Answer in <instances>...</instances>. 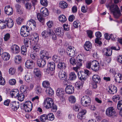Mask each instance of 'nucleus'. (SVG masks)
I'll use <instances>...</instances> for the list:
<instances>
[{
  "instance_id": "nucleus-51",
  "label": "nucleus",
  "mask_w": 122,
  "mask_h": 122,
  "mask_svg": "<svg viewBox=\"0 0 122 122\" xmlns=\"http://www.w3.org/2000/svg\"><path fill=\"white\" fill-rule=\"evenodd\" d=\"M40 3L42 5L47 6L48 5V2L47 0H40Z\"/></svg>"
},
{
  "instance_id": "nucleus-55",
  "label": "nucleus",
  "mask_w": 122,
  "mask_h": 122,
  "mask_svg": "<svg viewBox=\"0 0 122 122\" xmlns=\"http://www.w3.org/2000/svg\"><path fill=\"white\" fill-rule=\"evenodd\" d=\"M120 97L119 95H117L114 96L112 97V100L113 101L116 102L117 100L120 99Z\"/></svg>"
},
{
  "instance_id": "nucleus-64",
  "label": "nucleus",
  "mask_w": 122,
  "mask_h": 122,
  "mask_svg": "<svg viewBox=\"0 0 122 122\" xmlns=\"http://www.w3.org/2000/svg\"><path fill=\"white\" fill-rule=\"evenodd\" d=\"M34 43V45H33V50L36 51H37L39 49V47L37 43L36 44L35 42H33Z\"/></svg>"
},
{
  "instance_id": "nucleus-56",
  "label": "nucleus",
  "mask_w": 122,
  "mask_h": 122,
  "mask_svg": "<svg viewBox=\"0 0 122 122\" xmlns=\"http://www.w3.org/2000/svg\"><path fill=\"white\" fill-rule=\"evenodd\" d=\"M117 106L118 109L120 111L122 109V100L118 102Z\"/></svg>"
},
{
  "instance_id": "nucleus-33",
  "label": "nucleus",
  "mask_w": 122,
  "mask_h": 122,
  "mask_svg": "<svg viewBox=\"0 0 122 122\" xmlns=\"http://www.w3.org/2000/svg\"><path fill=\"white\" fill-rule=\"evenodd\" d=\"M6 22H5V20H0V29H2L5 28L6 27Z\"/></svg>"
},
{
  "instance_id": "nucleus-37",
  "label": "nucleus",
  "mask_w": 122,
  "mask_h": 122,
  "mask_svg": "<svg viewBox=\"0 0 122 122\" xmlns=\"http://www.w3.org/2000/svg\"><path fill=\"white\" fill-rule=\"evenodd\" d=\"M59 21L62 23L65 22L66 20V17L63 15H60L59 16Z\"/></svg>"
},
{
  "instance_id": "nucleus-1",
  "label": "nucleus",
  "mask_w": 122,
  "mask_h": 122,
  "mask_svg": "<svg viewBox=\"0 0 122 122\" xmlns=\"http://www.w3.org/2000/svg\"><path fill=\"white\" fill-rule=\"evenodd\" d=\"M109 2L107 4V7L109 9L115 18H118L120 15L121 13L118 6L116 5L112 4L111 0H109Z\"/></svg>"
},
{
  "instance_id": "nucleus-53",
  "label": "nucleus",
  "mask_w": 122,
  "mask_h": 122,
  "mask_svg": "<svg viewBox=\"0 0 122 122\" xmlns=\"http://www.w3.org/2000/svg\"><path fill=\"white\" fill-rule=\"evenodd\" d=\"M9 74L11 75H13L16 72L15 69L13 67H11L9 70Z\"/></svg>"
},
{
  "instance_id": "nucleus-34",
  "label": "nucleus",
  "mask_w": 122,
  "mask_h": 122,
  "mask_svg": "<svg viewBox=\"0 0 122 122\" xmlns=\"http://www.w3.org/2000/svg\"><path fill=\"white\" fill-rule=\"evenodd\" d=\"M28 88H29L28 87L22 85L20 87V90L22 93H26Z\"/></svg>"
},
{
  "instance_id": "nucleus-60",
  "label": "nucleus",
  "mask_w": 122,
  "mask_h": 122,
  "mask_svg": "<svg viewBox=\"0 0 122 122\" xmlns=\"http://www.w3.org/2000/svg\"><path fill=\"white\" fill-rule=\"evenodd\" d=\"M75 85L76 87L78 89H79L82 85L81 82V81L77 82L76 83Z\"/></svg>"
},
{
  "instance_id": "nucleus-19",
  "label": "nucleus",
  "mask_w": 122,
  "mask_h": 122,
  "mask_svg": "<svg viewBox=\"0 0 122 122\" xmlns=\"http://www.w3.org/2000/svg\"><path fill=\"white\" fill-rule=\"evenodd\" d=\"M1 57L3 60L6 61L9 60L10 57V55L9 53L5 52L2 53Z\"/></svg>"
},
{
  "instance_id": "nucleus-5",
  "label": "nucleus",
  "mask_w": 122,
  "mask_h": 122,
  "mask_svg": "<svg viewBox=\"0 0 122 122\" xmlns=\"http://www.w3.org/2000/svg\"><path fill=\"white\" fill-rule=\"evenodd\" d=\"M65 93L64 89L62 88H58L56 90V96L62 101L65 100Z\"/></svg>"
},
{
  "instance_id": "nucleus-40",
  "label": "nucleus",
  "mask_w": 122,
  "mask_h": 122,
  "mask_svg": "<svg viewBox=\"0 0 122 122\" xmlns=\"http://www.w3.org/2000/svg\"><path fill=\"white\" fill-rule=\"evenodd\" d=\"M59 76L61 79L65 78L66 76V73L62 70L60 71L59 73Z\"/></svg>"
},
{
  "instance_id": "nucleus-3",
  "label": "nucleus",
  "mask_w": 122,
  "mask_h": 122,
  "mask_svg": "<svg viewBox=\"0 0 122 122\" xmlns=\"http://www.w3.org/2000/svg\"><path fill=\"white\" fill-rule=\"evenodd\" d=\"M41 14L38 13L37 14V17L38 20L40 22H41L43 20V18L42 16H46L49 15V13L48 10L45 7L41 8Z\"/></svg>"
},
{
  "instance_id": "nucleus-63",
  "label": "nucleus",
  "mask_w": 122,
  "mask_h": 122,
  "mask_svg": "<svg viewBox=\"0 0 122 122\" xmlns=\"http://www.w3.org/2000/svg\"><path fill=\"white\" fill-rule=\"evenodd\" d=\"M53 22L52 20H49L46 23V25L49 28H51L53 25Z\"/></svg>"
},
{
  "instance_id": "nucleus-12",
  "label": "nucleus",
  "mask_w": 122,
  "mask_h": 122,
  "mask_svg": "<svg viewBox=\"0 0 122 122\" xmlns=\"http://www.w3.org/2000/svg\"><path fill=\"white\" fill-rule=\"evenodd\" d=\"M65 91L66 92L69 94L73 93L74 91V87L72 85H67L65 88Z\"/></svg>"
},
{
  "instance_id": "nucleus-23",
  "label": "nucleus",
  "mask_w": 122,
  "mask_h": 122,
  "mask_svg": "<svg viewBox=\"0 0 122 122\" xmlns=\"http://www.w3.org/2000/svg\"><path fill=\"white\" fill-rule=\"evenodd\" d=\"M54 31L56 34L59 36H62L64 34L63 30L62 28H56L55 29Z\"/></svg>"
},
{
  "instance_id": "nucleus-18",
  "label": "nucleus",
  "mask_w": 122,
  "mask_h": 122,
  "mask_svg": "<svg viewBox=\"0 0 122 122\" xmlns=\"http://www.w3.org/2000/svg\"><path fill=\"white\" fill-rule=\"evenodd\" d=\"M5 22H6V27L8 28L12 27L13 25L14 22L12 19L10 18H7L5 20Z\"/></svg>"
},
{
  "instance_id": "nucleus-48",
  "label": "nucleus",
  "mask_w": 122,
  "mask_h": 122,
  "mask_svg": "<svg viewBox=\"0 0 122 122\" xmlns=\"http://www.w3.org/2000/svg\"><path fill=\"white\" fill-rule=\"evenodd\" d=\"M27 51V48L25 46H22L21 47V52L24 55H26Z\"/></svg>"
},
{
  "instance_id": "nucleus-10",
  "label": "nucleus",
  "mask_w": 122,
  "mask_h": 122,
  "mask_svg": "<svg viewBox=\"0 0 122 122\" xmlns=\"http://www.w3.org/2000/svg\"><path fill=\"white\" fill-rule=\"evenodd\" d=\"M40 54L41 58L44 59L48 60L51 57V56L48 53L45 51H41L40 52Z\"/></svg>"
},
{
  "instance_id": "nucleus-7",
  "label": "nucleus",
  "mask_w": 122,
  "mask_h": 122,
  "mask_svg": "<svg viewBox=\"0 0 122 122\" xmlns=\"http://www.w3.org/2000/svg\"><path fill=\"white\" fill-rule=\"evenodd\" d=\"M116 113V111L114 108L112 107H108L106 111V114L109 117L115 116Z\"/></svg>"
},
{
  "instance_id": "nucleus-59",
  "label": "nucleus",
  "mask_w": 122,
  "mask_h": 122,
  "mask_svg": "<svg viewBox=\"0 0 122 122\" xmlns=\"http://www.w3.org/2000/svg\"><path fill=\"white\" fill-rule=\"evenodd\" d=\"M52 59L55 62H57L60 61L59 57L56 55H54L53 56Z\"/></svg>"
},
{
  "instance_id": "nucleus-32",
  "label": "nucleus",
  "mask_w": 122,
  "mask_h": 122,
  "mask_svg": "<svg viewBox=\"0 0 122 122\" xmlns=\"http://www.w3.org/2000/svg\"><path fill=\"white\" fill-rule=\"evenodd\" d=\"M92 79L94 82L98 83L101 80L99 76L97 75H94L92 76Z\"/></svg>"
},
{
  "instance_id": "nucleus-13",
  "label": "nucleus",
  "mask_w": 122,
  "mask_h": 122,
  "mask_svg": "<svg viewBox=\"0 0 122 122\" xmlns=\"http://www.w3.org/2000/svg\"><path fill=\"white\" fill-rule=\"evenodd\" d=\"M4 10L5 13L8 15H11L13 13V9L10 5L6 6Z\"/></svg>"
},
{
  "instance_id": "nucleus-39",
  "label": "nucleus",
  "mask_w": 122,
  "mask_h": 122,
  "mask_svg": "<svg viewBox=\"0 0 122 122\" xmlns=\"http://www.w3.org/2000/svg\"><path fill=\"white\" fill-rule=\"evenodd\" d=\"M76 75L74 72H72L69 74V78L71 80H75L76 79Z\"/></svg>"
},
{
  "instance_id": "nucleus-20",
  "label": "nucleus",
  "mask_w": 122,
  "mask_h": 122,
  "mask_svg": "<svg viewBox=\"0 0 122 122\" xmlns=\"http://www.w3.org/2000/svg\"><path fill=\"white\" fill-rule=\"evenodd\" d=\"M19 90L16 89H13L10 92V95L12 97L16 98L19 94Z\"/></svg>"
},
{
  "instance_id": "nucleus-61",
  "label": "nucleus",
  "mask_w": 122,
  "mask_h": 122,
  "mask_svg": "<svg viewBox=\"0 0 122 122\" xmlns=\"http://www.w3.org/2000/svg\"><path fill=\"white\" fill-rule=\"evenodd\" d=\"M80 23L78 20H76L73 23V25L75 28H77L80 26Z\"/></svg>"
},
{
  "instance_id": "nucleus-15",
  "label": "nucleus",
  "mask_w": 122,
  "mask_h": 122,
  "mask_svg": "<svg viewBox=\"0 0 122 122\" xmlns=\"http://www.w3.org/2000/svg\"><path fill=\"white\" fill-rule=\"evenodd\" d=\"M33 76L31 73L27 72L25 75L24 78L25 81L27 82H29L32 80Z\"/></svg>"
},
{
  "instance_id": "nucleus-29",
  "label": "nucleus",
  "mask_w": 122,
  "mask_h": 122,
  "mask_svg": "<svg viewBox=\"0 0 122 122\" xmlns=\"http://www.w3.org/2000/svg\"><path fill=\"white\" fill-rule=\"evenodd\" d=\"M48 67L50 71H53L55 69V65L54 62H50L48 64Z\"/></svg>"
},
{
  "instance_id": "nucleus-16",
  "label": "nucleus",
  "mask_w": 122,
  "mask_h": 122,
  "mask_svg": "<svg viewBox=\"0 0 122 122\" xmlns=\"http://www.w3.org/2000/svg\"><path fill=\"white\" fill-rule=\"evenodd\" d=\"M25 67L27 68L32 69L34 65L33 61L31 60H27L25 62Z\"/></svg>"
},
{
  "instance_id": "nucleus-30",
  "label": "nucleus",
  "mask_w": 122,
  "mask_h": 122,
  "mask_svg": "<svg viewBox=\"0 0 122 122\" xmlns=\"http://www.w3.org/2000/svg\"><path fill=\"white\" fill-rule=\"evenodd\" d=\"M33 74L35 76L37 77H40L41 74L40 71L37 68H36L34 69Z\"/></svg>"
},
{
  "instance_id": "nucleus-35",
  "label": "nucleus",
  "mask_w": 122,
  "mask_h": 122,
  "mask_svg": "<svg viewBox=\"0 0 122 122\" xmlns=\"http://www.w3.org/2000/svg\"><path fill=\"white\" fill-rule=\"evenodd\" d=\"M34 38L33 40V42H35L36 44L39 41V36L38 34L36 33H34Z\"/></svg>"
},
{
  "instance_id": "nucleus-6",
  "label": "nucleus",
  "mask_w": 122,
  "mask_h": 122,
  "mask_svg": "<svg viewBox=\"0 0 122 122\" xmlns=\"http://www.w3.org/2000/svg\"><path fill=\"white\" fill-rule=\"evenodd\" d=\"M44 104L45 107L49 109L51 108L54 105L53 100L51 98L47 97L44 100Z\"/></svg>"
},
{
  "instance_id": "nucleus-11",
  "label": "nucleus",
  "mask_w": 122,
  "mask_h": 122,
  "mask_svg": "<svg viewBox=\"0 0 122 122\" xmlns=\"http://www.w3.org/2000/svg\"><path fill=\"white\" fill-rule=\"evenodd\" d=\"M10 49L12 53L14 54L19 53L20 51V48L19 46L15 44L12 45Z\"/></svg>"
},
{
  "instance_id": "nucleus-9",
  "label": "nucleus",
  "mask_w": 122,
  "mask_h": 122,
  "mask_svg": "<svg viewBox=\"0 0 122 122\" xmlns=\"http://www.w3.org/2000/svg\"><path fill=\"white\" fill-rule=\"evenodd\" d=\"M92 69L95 71H97L100 67L99 63L97 61H92Z\"/></svg>"
},
{
  "instance_id": "nucleus-52",
  "label": "nucleus",
  "mask_w": 122,
  "mask_h": 122,
  "mask_svg": "<svg viewBox=\"0 0 122 122\" xmlns=\"http://www.w3.org/2000/svg\"><path fill=\"white\" fill-rule=\"evenodd\" d=\"M10 37V34L7 33L4 36V39L5 41H7L9 40Z\"/></svg>"
},
{
  "instance_id": "nucleus-47",
  "label": "nucleus",
  "mask_w": 122,
  "mask_h": 122,
  "mask_svg": "<svg viewBox=\"0 0 122 122\" xmlns=\"http://www.w3.org/2000/svg\"><path fill=\"white\" fill-rule=\"evenodd\" d=\"M49 36L53 40H55L56 39V35L52 30Z\"/></svg>"
},
{
  "instance_id": "nucleus-57",
  "label": "nucleus",
  "mask_w": 122,
  "mask_h": 122,
  "mask_svg": "<svg viewBox=\"0 0 122 122\" xmlns=\"http://www.w3.org/2000/svg\"><path fill=\"white\" fill-rule=\"evenodd\" d=\"M70 63L73 65H75L76 64V61L75 59L73 58H71L70 60Z\"/></svg>"
},
{
  "instance_id": "nucleus-46",
  "label": "nucleus",
  "mask_w": 122,
  "mask_h": 122,
  "mask_svg": "<svg viewBox=\"0 0 122 122\" xmlns=\"http://www.w3.org/2000/svg\"><path fill=\"white\" fill-rule=\"evenodd\" d=\"M17 97L19 101L21 102L24 100L25 98V96L22 93L19 94Z\"/></svg>"
},
{
  "instance_id": "nucleus-43",
  "label": "nucleus",
  "mask_w": 122,
  "mask_h": 122,
  "mask_svg": "<svg viewBox=\"0 0 122 122\" xmlns=\"http://www.w3.org/2000/svg\"><path fill=\"white\" fill-rule=\"evenodd\" d=\"M58 67L60 69H65L66 67L65 63L63 62H60L58 65Z\"/></svg>"
},
{
  "instance_id": "nucleus-28",
  "label": "nucleus",
  "mask_w": 122,
  "mask_h": 122,
  "mask_svg": "<svg viewBox=\"0 0 122 122\" xmlns=\"http://www.w3.org/2000/svg\"><path fill=\"white\" fill-rule=\"evenodd\" d=\"M86 110H82L77 115V117L80 120L82 119L84 115L86 114Z\"/></svg>"
},
{
  "instance_id": "nucleus-17",
  "label": "nucleus",
  "mask_w": 122,
  "mask_h": 122,
  "mask_svg": "<svg viewBox=\"0 0 122 122\" xmlns=\"http://www.w3.org/2000/svg\"><path fill=\"white\" fill-rule=\"evenodd\" d=\"M51 29H47L43 31L41 34L42 37L45 38H47L51 33Z\"/></svg>"
},
{
  "instance_id": "nucleus-31",
  "label": "nucleus",
  "mask_w": 122,
  "mask_h": 122,
  "mask_svg": "<svg viewBox=\"0 0 122 122\" xmlns=\"http://www.w3.org/2000/svg\"><path fill=\"white\" fill-rule=\"evenodd\" d=\"M116 82L118 83L122 82V75L120 73H118L115 79Z\"/></svg>"
},
{
  "instance_id": "nucleus-38",
  "label": "nucleus",
  "mask_w": 122,
  "mask_h": 122,
  "mask_svg": "<svg viewBox=\"0 0 122 122\" xmlns=\"http://www.w3.org/2000/svg\"><path fill=\"white\" fill-rule=\"evenodd\" d=\"M30 57L33 60H36L38 58V56L37 54L34 53V51H32L30 53Z\"/></svg>"
},
{
  "instance_id": "nucleus-21",
  "label": "nucleus",
  "mask_w": 122,
  "mask_h": 122,
  "mask_svg": "<svg viewBox=\"0 0 122 122\" xmlns=\"http://www.w3.org/2000/svg\"><path fill=\"white\" fill-rule=\"evenodd\" d=\"M107 90L108 92L112 94H114L117 92V87L113 85L108 87Z\"/></svg>"
},
{
  "instance_id": "nucleus-54",
  "label": "nucleus",
  "mask_w": 122,
  "mask_h": 122,
  "mask_svg": "<svg viewBox=\"0 0 122 122\" xmlns=\"http://www.w3.org/2000/svg\"><path fill=\"white\" fill-rule=\"evenodd\" d=\"M24 20V19L22 18L18 17L16 20V22L18 24L20 25Z\"/></svg>"
},
{
  "instance_id": "nucleus-41",
  "label": "nucleus",
  "mask_w": 122,
  "mask_h": 122,
  "mask_svg": "<svg viewBox=\"0 0 122 122\" xmlns=\"http://www.w3.org/2000/svg\"><path fill=\"white\" fill-rule=\"evenodd\" d=\"M15 61L16 63L18 64L20 63L21 61V58L20 55L15 56Z\"/></svg>"
},
{
  "instance_id": "nucleus-45",
  "label": "nucleus",
  "mask_w": 122,
  "mask_h": 122,
  "mask_svg": "<svg viewBox=\"0 0 122 122\" xmlns=\"http://www.w3.org/2000/svg\"><path fill=\"white\" fill-rule=\"evenodd\" d=\"M47 115L43 114L40 117V121L42 122H45L47 120Z\"/></svg>"
},
{
  "instance_id": "nucleus-22",
  "label": "nucleus",
  "mask_w": 122,
  "mask_h": 122,
  "mask_svg": "<svg viewBox=\"0 0 122 122\" xmlns=\"http://www.w3.org/2000/svg\"><path fill=\"white\" fill-rule=\"evenodd\" d=\"M38 66L40 67H44L46 64V61L45 59L41 58L38 59L37 61Z\"/></svg>"
},
{
  "instance_id": "nucleus-50",
  "label": "nucleus",
  "mask_w": 122,
  "mask_h": 122,
  "mask_svg": "<svg viewBox=\"0 0 122 122\" xmlns=\"http://www.w3.org/2000/svg\"><path fill=\"white\" fill-rule=\"evenodd\" d=\"M20 34L21 36L24 37H26L29 35V32L28 31H25L20 32Z\"/></svg>"
},
{
  "instance_id": "nucleus-14",
  "label": "nucleus",
  "mask_w": 122,
  "mask_h": 122,
  "mask_svg": "<svg viewBox=\"0 0 122 122\" xmlns=\"http://www.w3.org/2000/svg\"><path fill=\"white\" fill-rule=\"evenodd\" d=\"M19 103L18 102L14 101L10 104V107L12 110L15 111L17 110L19 107Z\"/></svg>"
},
{
  "instance_id": "nucleus-24",
  "label": "nucleus",
  "mask_w": 122,
  "mask_h": 122,
  "mask_svg": "<svg viewBox=\"0 0 122 122\" xmlns=\"http://www.w3.org/2000/svg\"><path fill=\"white\" fill-rule=\"evenodd\" d=\"M27 26H29L30 28H35L36 26V23L35 21L32 19H30L27 23Z\"/></svg>"
},
{
  "instance_id": "nucleus-42",
  "label": "nucleus",
  "mask_w": 122,
  "mask_h": 122,
  "mask_svg": "<svg viewBox=\"0 0 122 122\" xmlns=\"http://www.w3.org/2000/svg\"><path fill=\"white\" fill-rule=\"evenodd\" d=\"M42 86L46 88H47L49 87L50 86L49 82L47 81H45L42 82Z\"/></svg>"
},
{
  "instance_id": "nucleus-8",
  "label": "nucleus",
  "mask_w": 122,
  "mask_h": 122,
  "mask_svg": "<svg viewBox=\"0 0 122 122\" xmlns=\"http://www.w3.org/2000/svg\"><path fill=\"white\" fill-rule=\"evenodd\" d=\"M72 47L69 46L67 48L66 50V52L68 55L71 57H74L76 55V53L75 51Z\"/></svg>"
},
{
  "instance_id": "nucleus-49",
  "label": "nucleus",
  "mask_w": 122,
  "mask_h": 122,
  "mask_svg": "<svg viewBox=\"0 0 122 122\" xmlns=\"http://www.w3.org/2000/svg\"><path fill=\"white\" fill-rule=\"evenodd\" d=\"M69 101L71 103H74L76 101V98L74 96L71 95L68 98Z\"/></svg>"
},
{
  "instance_id": "nucleus-58",
  "label": "nucleus",
  "mask_w": 122,
  "mask_h": 122,
  "mask_svg": "<svg viewBox=\"0 0 122 122\" xmlns=\"http://www.w3.org/2000/svg\"><path fill=\"white\" fill-rule=\"evenodd\" d=\"M29 39L28 38H26L25 39L24 41L25 46L27 47L29 46Z\"/></svg>"
},
{
  "instance_id": "nucleus-25",
  "label": "nucleus",
  "mask_w": 122,
  "mask_h": 122,
  "mask_svg": "<svg viewBox=\"0 0 122 122\" xmlns=\"http://www.w3.org/2000/svg\"><path fill=\"white\" fill-rule=\"evenodd\" d=\"M77 74L79 78L81 81H83L86 80L87 76L85 73L83 72H78Z\"/></svg>"
},
{
  "instance_id": "nucleus-36",
  "label": "nucleus",
  "mask_w": 122,
  "mask_h": 122,
  "mask_svg": "<svg viewBox=\"0 0 122 122\" xmlns=\"http://www.w3.org/2000/svg\"><path fill=\"white\" fill-rule=\"evenodd\" d=\"M67 4L64 1H61L60 3V7L63 9H64L67 7Z\"/></svg>"
},
{
  "instance_id": "nucleus-62",
  "label": "nucleus",
  "mask_w": 122,
  "mask_h": 122,
  "mask_svg": "<svg viewBox=\"0 0 122 122\" xmlns=\"http://www.w3.org/2000/svg\"><path fill=\"white\" fill-rule=\"evenodd\" d=\"M9 82L10 85H13L15 84L16 81L15 79H13L10 80L9 81Z\"/></svg>"
},
{
  "instance_id": "nucleus-44",
  "label": "nucleus",
  "mask_w": 122,
  "mask_h": 122,
  "mask_svg": "<svg viewBox=\"0 0 122 122\" xmlns=\"http://www.w3.org/2000/svg\"><path fill=\"white\" fill-rule=\"evenodd\" d=\"M47 120L51 121H52L54 118V115L52 113H50L47 115Z\"/></svg>"
},
{
  "instance_id": "nucleus-26",
  "label": "nucleus",
  "mask_w": 122,
  "mask_h": 122,
  "mask_svg": "<svg viewBox=\"0 0 122 122\" xmlns=\"http://www.w3.org/2000/svg\"><path fill=\"white\" fill-rule=\"evenodd\" d=\"M103 52L106 56H110L112 54V51L110 48H104L103 50Z\"/></svg>"
},
{
  "instance_id": "nucleus-4",
  "label": "nucleus",
  "mask_w": 122,
  "mask_h": 122,
  "mask_svg": "<svg viewBox=\"0 0 122 122\" xmlns=\"http://www.w3.org/2000/svg\"><path fill=\"white\" fill-rule=\"evenodd\" d=\"M81 102L82 106L85 107H88L90 106L91 104V99L89 97L85 96L82 97Z\"/></svg>"
},
{
  "instance_id": "nucleus-2",
  "label": "nucleus",
  "mask_w": 122,
  "mask_h": 122,
  "mask_svg": "<svg viewBox=\"0 0 122 122\" xmlns=\"http://www.w3.org/2000/svg\"><path fill=\"white\" fill-rule=\"evenodd\" d=\"M32 104L29 101L25 102L20 104V107L22 109H23L26 112H30L32 109Z\"/></svg>"
},
{
  "instance_id": "nucleus-27",
  "label": "nucleus",
  "mask_w": 122,
  "mask_h": 122,
  "mask_svg": "<svg viewBox=\"0 0 122 122\" xmlns=\"http://www.w3.org/2000/svg\"><path fill=\"white\" fill-rule=\"evenodd\" d=\"M92 45L91 42L89 41H86L84 45L85 49L87 51H89L91 49Z\"/></svg>"
}]
</instances>
